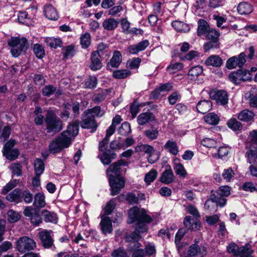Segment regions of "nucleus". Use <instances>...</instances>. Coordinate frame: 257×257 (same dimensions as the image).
<instances>
[{"mask_svg":"<svg viewBox=\"0 0 257 257\" xmlns=\"http://www.w3.org/2000/svg\"><path fill=\"white\" fill-rule=\"evenodd\" d=\"M127 162L120 160L112 164L106 170L109 185L111 187V194L113 196L118 194L122 188L124 187L125 181L120 176L121 167L125 166Z\"/></svg>","mask_w":257,"mask_h":257,"instance_id":"f257e3e1","label":"nucleus"},{"mask_svg":"<svg viewBox=\"0 0 257 257\" xmlns=\"http://www.w3.org/2000/svg\"><path fill=\"white\" fill-rule=\"evenodd\" d=\"M8 44L11 47L12 55L15 57H18L28 48V41L24 37H12L8 41Z\"/></svg>","mask_w":257,"mask_h":257,"instance_id":"f03ea898","label":"nucleus"},{"mask_svg":"<svg viewBox=\"0 0 257 257\" xmlns=\"http://www.w3.org/2000/svg\"><path fill=\"white\" fill-rule=\"evenodd\" d=\"M45 121L48 133L56 134L61 131L63 128L62 122L52 110H49L47 112L45 118Z\"/></svg>","mask_w":257,"mask_h":257,"instance_id":"7ed1b4c3","label":"nucleus"},{"mask_svg":"<svg viewBox=\"0 0 257 257\" xmlns=\"http://www.w3.org/2000/svg\"><path fill=\"white\" fill-rule=\"evenodd\" d=\"M70 144L69 138L66 137L65 133H62L50 144L49 149L51 153L54 154L68 148Z\"/></svg>","mask_w":257,"mask_h":257,"instance_id":"20e7f679","label":"nucleus"},{"mask_svg":"<svg viewBox=\"0 0 257 257\" xmlns=\"http://www.w3.org/2000/svg\"><path fill=\"white\" fill-rule=\"evenodd\" d=\"M128 223H133L136 221H146L148 223L152 221V218L147 214L144 209H140L137 207H134L128 211Z\"/></svg>","mask_w":257,"mask_h":257,"instance_id":"39448f33","label":"nucleus"},{"mask_svg":"<svg viewBox=\"0 0 257 257\" xmlns=\"http://www.w3.org/2000/svg\"><path fill=\"white\" fill-rule=\"evenodd\" d=\"M16 247L19 251L25 252L33 250L36 247V244L33 239L24 236L18 239Z\"/></svg>","mask_w":257,"mask_h":257,"instance_id":"423d86ee","label":"nucleus"},{"mask_svg":"<svg viewBox=\"0 0 257 257\" xmlns=\"http://www.w3.org/2000/svg\"><path fill=\"white\" fill-rule=\"evenodd\" d=\"M206 35V39L209 41L204 44V48L205 51H207L211 48L216 47L218 46L220 34L216 30L211 29L207 32Z\"/></svg>","mask_w":257,"mask_h":257,"instance_id":"0eeeda50","label":"nucleus"},{"mask_svg":"<svg viewBox=\"0 0 257 257\" xmlns=\"http://www.w3.org/2000/svg\"><path fill=\"white\" fill-rule=\"evenodd\" d=\"M210 96L212 99L215 100L217 103L221 105H225L228 102L227 92L224 90L211 91Z\"/></svg>","mask_w":257,"mask_h":257,"instance_id":"6e6552de","label":"nucleus"},{"mask_svg":"<svg viewBox=\"0 0 257 257\" xmlns=\"http://www.w3.org/2000/svg\"><path fill=\"white\" fill-rule=\"evenodd\" d=\"M172 164L176 174L179 177L185 178L187 176V172L184 166L181 163V160L179 158L174 157L172 160Z\"/></svg>","mask_w":257,"mask_h":257,"instance_id":"1a4fd4ad","label":"nucleus"},{"mask_svg":"<svg viewBox=\"0 0 257 257\" xmlns=\"http://www.w3.org/2000/svg\"><path fill=\"white\" fill-rule=\"evenodd\" d=\"M175 176L170 165H167L164 171L163 172L161 177L160 181L165 184H169L174 182Z\"/></svg>","mask_w":257,"mask_h":257,"instance_id":"9d476101","label":"nucleus"},{"mask_svg":"<svg viewBox=\"0 0 257 257\" xmlns=\"http://www.w3.org/2000/svg\"><path fill=\"white\" fill-rule=\"evenodd\" d=\"M229 79L235 84H240L242 82L247 80L246 71L243 70H238L229 74Z\"/></svg>","mask_w":257,"mask_h":257,"instance_id":"9b49d317","label":"nucleus"},{"mask_svg":"<svg viewBox=\"0 0 257 257\" xmlns=\"http://www.w3.org/2000/svg\"><path fill=\"white\" fill-rule=\"evenodd\" d=\"M51 231L46 230L39 232V237L43 246L46 248H50L53 244V240L51 236Z\"/></svg>","mask_w":257,"mask_h":257,"instance_id":"f8f14e48","label":"nucleus"},{"mask_svg":"<svg viewBox=\"0 0 257 257\" xmlns=\"http://www.w3.org/2000/svg\"><path fill=\"white\" fill-rule=\"evenodd\" d=\"M141 238V235L136 231L125 237L126 241L130 243V247L132 249H137L141 246V243L139 242Z\"/></svg>","mask_w":257,"mask_h":257,"instance_id":"ddd939ff","label":"nucleus"},{"mask_svg":"<svg viewBox=\"0 0 257 257\" xmlns=\"http://www.w3.org/2000/svg\"><path fill=\"white\" fill-rule=\"evenodd\" d=\"M83 120L81 123V127L84 128H92V131H95L97 125L93 116L84 113L83 114Z\"/></svg>","mask_w":257,"mask_h":257,"instance_id":"4468645a","label":"nucleus"},{"mask_svg":"<svg viewBox=\"0 0 257 257\" xmlns=\"http://www.w3.org/2000/svg\"><path fill=\"white\" fill-rule=\"evenodd\" d=\"M214 203H216L217 206L219 205L220 207H223L226 204V199L221 197H218L215 194H212L210 198L205 202L204 207L209 209V206L213 205Z\"/></svg>","mask_w":257,"mask_h":257,"instance_id":"2eb2a0df","label":"nucleus"},{"mask_svg":"<svg viewBox=\"0 0 257 257\" xmlns=\"http://www.w3.org/2000/svg\"><path fill=\"white\" fill-rule=\"evenodd\" d=\"M100 54L98 52L94 51L91 55V63L90 65V69L93 71H96L100 69L102 64L100 60Z\"/></svg>","mask_w":257,"mask_h":257,"instance_id":"dca6fc26","label":"nucleus"},{"mask_svg":"<svg viewBox=\"0 0 257 257\" xmlns=\"http://www.w3.org/2000/svg\"><path fill=\"white\" fill-rule=\"evenodd\" d=\"M101 230L103 234L110 233L112 231V226L111 219L107 216L103 215L100 223Z\"/></svg>","mask_w":257,"mask_h":257,"instance_id":"f3484780","label":"nucleus"},{"mask_svg":"<svg viewBox=\"0 0 257 257\" xmlns=\"http://www.w3.org/2000/svg\"><path fill=\"white\" fill-rule=\"evenodd\" d=\"M250 247L249 244H246L244 246L239 247L235 243L229 244L227 247V250L229 253H233L235 255L244 256L243 251L245 248L248 249Z\"/></svg>","mask_w":257,"mask_h":257,"instance_id":"a211bd4d","label":"nucleus"},{"mask_svg":"<svg viewBox=\"0 0 257 257\" xmlns=\"http://www.w3.org/2000/svg\"><path fill=\"white\" fill-rule=\"evenodd\" d=\"M156 120L154 114L150 112L142 113L137 117V122L139 125H143Z\"/></svg>","mask_w":257,"mask_h":257,"instance_id":"6ab92c4d","label":"nucleus"},{"mask_svg":"<svg viewBox=\"0 0 257 257\" xmlns=\"http://www.w3.org/2000/svg\"><path fill=\"white\" fill-rule=\"evenodd\" d=\"M149 45V42L148 40H145L140 42V43L131 45L128 48L129 52L132 54H136L140 51H142L146 49Z\"/></svg>","mask_w":257,"mask_h":257,"instance_id":"aec40b11","label":"nucleus"},{"mask_svg":"<svg viewBox=\"0 0 257 257\" xmlns=\"http://www.w3.org/2000/svg\"><path fill=\"white\" fill-rule=\"evenodd\" d=\"M184 224L186 228L191 230H198L200 227V223L190 216L185 217Z\"/></svg>","mask_w":257,"mask_h":257,"instance_id":"412c9836","label":"nucleus"},{"mask_svg":"<svg viewBox=\"0 0 257 257\" xmlns=\"http://www.w3.org/2000/svg\"><path fill=\"white\" fill-rule=\"evenodd\" d=\"M188 253L190 256L200 255L202 257L206 254V251L205 247H203L201 248L197 244H194L190 246Z\"/></svg>","mask_w":257,"mask_h":257,"instance_id":"4be33fe9","label":"nucleus"},{"mask_svg":"<svg viewBox=\"0 0 257 257\" xmlns=\"http://www.w3.org/2000/svg\"><path fill=\"white\" fill-rule=\"evenodd\" d=\"M44 13L45 17L49 20L55 21L58 19L59 16L57 11L51 5L45 6Z\"/></svg>","mask_w":257,"mask_h":257,"instance_id":"5701e85b","label":"nucleus"},{"mask_svg":"<svg viewBox=\"0 0 257 257\" xmlns=\"http://www.w3.org/2000/svg\"><path fill=\"white\" fill-rule=\"evenodd\" d=\"M164 149L170 154L176 156L179 153V147L177 143L173 140L167 141L164 146Z\"/></svg>","mask_w":257,"mask_h":257,"instance_id":"b1692460","label":"nucleus"},{"mask_svg":"<svg viewBox=\"0 0 257 257\" xmlns=\"http://www.w3.org/2000/svg\"><path fill=\"white\" fill-rule=\"evenodd\" d=\"M121 62V54L120 52L116 51L114 52L112 58L107 63V67L109 69L112 68H117Z\"/></svg>","mask_w":257,"mask_h":257,"instance_id":"393cba45","label":"nucleus"},{"mask_svg":"<svg viewBox=\"0 0 257 257\" xmlns=\"http://www.w3.org/2000/svg\"><path fill=\"white\" fill-rule=\"evenodd\" d=\"M62 133H65V136L69 138L71 144L72 138L75 137L78 133V122L77 121H74V122L68 125L66 131H65Z\"/></svg>","mask_w":257,"mask_h":257,"instance_id":"a878e982","label":"nucleus"},{"mask_svg":"<svg viewBox=\"0 0 257 257\" xmlns=\"http://www.w3.org/2000/svg\"><path fill=\"white\" fill-rule=\"evenodd\" d=\"M212 106L211 102L209 100H201L196 105L198 111L201 113H205L209 111Z\"/></svg>","mask_w":257,"mask_h":257,"instance_id":"bb28decb","label":"nucleus"},{"mask_svg":"<svg viewBox=\"0 0 257 257\" xmlns=\"http://www.w3.org/2000/svg\"><path fill=\"white\" fill-rule=\"evenodd\" d=\"M203 73V67L197 65L192 67L188 72V78L191 80H196L198 77Z\"/></svg>","mask_w":257,"mask_h":257,"instance_id":"cd10ccee","label":"nucleus"},{"mask_svg":"<svg viewBox=\"0 0 257 257\" xmlns=\"http://www.w3.org/2000/svg\"><path fill=\"white\" fill-rule=\"evenodd\" d=\"M253 11V7L247 2H242L237 7V11L240 15H248Z\"/></svg>","mask_w":257,"mask_h":257,"instance_id":"c85d7f7f","label":"nucleus"},{"mask_svg":"<svg viewBox=\"0 0 257 257\" xmlns=\"http://www.w3.org/2000/svg\"><path fill=\"white\" fill-rule=\"evenodd\" d=\"M254 114L248 109H244L238 114V118L242 121L249 122L251 121L254 117Z\"/></svg>","mask_w":257,"mask_h":257,"instance_id":"c756f323","label":"nucleus"},{"mask_svg":"<svg viewBox=\"0 0 257 257\" xmlns=\"http://www.w3.org/2000/svg\"><path fill=\"white\" fill-rule=\"evenodd\" d=\"M33 205L37 208H43L46 205L45 196L43 193L39 192L35 194Z\"/></svg>","mask_w":257,"mask_h":257,"instance_id":"7c9ffc66","label":"nucleus"},{"mask_svg":"<svg viewBox=\"0 0 257 257\" xmlns=\"http://www.w3.org/2000/svg\"><path fill=\"white\" fill-rule=\"evenodd\" d=\"M222 60L217 55H211L205 61V64L208 66L213 67H220L222 64Z\"/></svg>","mask_w":257,"mask_h":257,"instance_id":"2f4dec72","label":"nucleus"},{"mask_svg":"<svg viewBox=\"0 0 257 257\" xmlns=\"http://www.w3.org/2000/svg\"><path fill=\"white\" fill-rule=\"evenodd\" d=\"M210 29L209 26L206 21L202 19L198 21L197 29L198 36H201L206 34Z\"/></svg>","mask_w":257,"mask_h":257,"instance_id":"473e14b6","label":"nucleus"},{"mask_svg":"<svg viewBox=\"0 0 257 257\" xmlns=\"http://www.w3.org/2000/svg\"><path fill=\"white\" fill-rule=\"evenodd\" d=\"M42 94L46 96H49L52 94L59 95L62 94L60 90L57 89L56 87L51 85L45 86L42 90Z\"/></svg>","mask_w":257,"mask_h":257,"instance_id":"72a5a7b5","label":"nucleus"},{"mask_svg":"<svg viewBox=\"0 0 257 257\" xmlns=\"http://www.w3.org/2000/svg\"><path fill=\"white\" fill-rule=\"evenodd\" d=\"M11 134V128L9 125L4 126L3 123L0 122V140L5 142L9 139Z\"/></svg>","mask_w":257,"mask_h":257,"instance_id":"f704fd0d","label":"nucleus"},{"mask_svg":"<svg viewBox=\"0 0 257 257\" xmlns=\"http://www.w3.org/2000/svg\"><path fill=\"white\" fill-rule=\"evenodd\" d=\"M172 26L178 32L186 33L190 30L188 25L181 21H175L172 23Z\"/></svg>","mask_w":257,"mask_h":257,"instance_id":"c9c22d12","label":"nucleus"},{"mask_svg":"<svg viewBox=\"0 0 257 257\" xmlns=\"http://www.w3.org/2000/svg\"><path fill=\"white\" fill-rule=\"evenodd\" d=\"M247 162L252 165L255 163L257 160V146L255 148H251L245 154Z\"/></svg>","mask_w":257,"mask_h":257,"instance_id":"e433bc0d","label":"nucleus"},{"mask_svg":"<svg viewBox=\"0 0 257 257\" xmlns=\"http://www.w3.org/2000/svg\"><path fill=\"white\" fill-rule=\"evenodd\" d=\"M6 199L10 202H20L21 201V192L19 189H15L6 196Z\"/></svg>","mask_w":257,"mask_h":257,"instance_id":"4c0bfd02","label":"nucleus"},{"mask_svg":"<svg viewBox=\"0 0 257 257\" xmlns=\"http://www.w3.org/2000/svg\"><path fill=\"white\" fill-rule=\"evenodd\" d=\"M42 215L43 216L44 220L46 222L53 223H56L57 222V215L53 212H50L47 210H43L42 211Z\"/></svg>","mask_w":257,"mask_h":257,"instance_id":"58836bf2","label":"nucleus"},{"mask_svg":"<svg viewBox=\"0 0 257 257\" xmlns=\"http://www.w3.org/2000/svg\"><path fill=\"white\" fill-rule=\"evenodd\" d=\"M144 135L148 139L153 141L158 138L159 131L158 128L153 127L146 130L144 132Z\"/></svg>","mask_w":257,"mask_h":257,"instance_id":"ea45409f","label":"nucleus"},{"mask_svg":"<svg viewBox=\"0 0 257 257\" xmlns=\"http://www.w3.org/2000/svg\"><path fill=\"white\" fill-rule=\"evenodd\" d=\"M204 121L210 125H216L219 121V117L215 113L211 112L208 113L204 117Z\"/></svg>","mask_w":257,"mask_h":257,"instance_id":"a19ab883","label":"nucleus"},{"mask_svg":"<svg viewBox=\"0 0 257 257\" xmlns=\"http://www.w3.org/2000/svg\"><path fill=\"white\" fill-rule=\"evenodd\" d=\"M34 113L36 116L34 119L35 123L37 125H42L45 120V118L42 115V109L41 108L38 106H36Z\"/></svg>","mask_w":257,"mask_h":257,"instance_id":"79ce46f5","label":"nucleus"},{"mask_svg":"<svg viewBox=\"0 0 257 257\" xmlns=\"http://www.w3.org/2000/svg\"><path fill=\"white\" fill-rule=\"evenodd\" d=\"M117 21L113 18L105 20L102 24L104 29L107 31H111L115 29L117 27Z\"/></svg>","mask_w":257,"mask_h":257,"instance_id":"37998d69","label":"nucleus"},{"mask_svg":"<svg viewBox=\"0 0 257 257\" xmlns=\"http://www.w3.org/2000/svg\"><path fill=\"white\" fill-rule=\"evenodd\" d=\"M173 86L171 83H167L162 84L153 91L152 95L153 97H157L161 92L169 91L172 89Z\"/></svg>","mask_w":257,"mask_h":257,"instance_id":"c03bdc74","label":"nucleus"},{"mask_svg":"<svg viewBox=\"0 0 257 257\" xmlns=\"http://www.w3.org/2000/svg\"><path fill=\"white\" fill-rule=\"evenodd\" d=\"M34 165L36 176L40 177L44 170V164L43 161L40 159H37Z\"/></svg>","mask_w":257,"mask_h":257,"instance_id":"a18cd8bd","label":"nucleus"},{"mask_svg":"<svg viewBox=\"0 0 257 257\" xmlns=\"http://www.w3.org/2000/svg\"><path fill=\"white\" fill-rule=\"evenodd\" d=\"M122 120L120 116L116 115L112 119L111 125L107 130V136H111L114 132L116 126Z\"/></svg>","mask_w":257,"mask_h":257,"instance_id":"49530a36","label":"nucleus"},{"mask_svg":"<svg viewBox=\"0 0 257 257\" xmlns=\"http://www.w3.org/2000/svg\"><path fill=\"white\" fill-rule=\"evenodd\" d=\"M157 176V171L155 169H152L146 174L144 180L147 184L149 185L156 179Z\"/></svg>","mask_w":257,"mask_h":257,"instance_id":"de8ad7c7","label":"nucleus"},{"mask_svg":"<svg viewBox=\"0 0 257 257\" xmlns=\"http://www.w3.org/2000/svg\"><path fill=\"white\" fill-rule=\"evenodd\" d=\"M116 155L114 153L108 154L107 152H103L102 155L100 157V159L101 162L104 165H109L111 162L112 159L116 158Z\"/></svg>","mask_w":257,"mask_h":257,"instance_id":"09e8293b","label":"nucleus"},{"mask_svg":"<svg viewBox=\"0 0 257 257\" xmlns=\"http://www.w3.org/2000/svg\"><path fill=\"white\" fill-rule=\"evenodd\" d=\"M136 149L137 152H144L148 154H153L155 152L154 148L149 145H141L137 146Z\"/></svg>","mask_w":257,"mask_h":257,"instance_id":"8fccbe9b","label":"nucleus"},{"mask_svg":"<svg viewBox=\"0 0 257 257\" xmlns=\"http://www.w3.org/2000/svg\"><path fill=\"white\" fill-rule=\"evenodd\" d=\"M227 124L228 126L234 131H239L242 128V124L235 118L229 119Z\"/></svg>","mask_w":257,"mask_h":257,"instance_id":"3c124183","label":"nucleus"},{"mask_svg":"<svg viewBox=\"0 0 257 257\" xmlns=\"http://www.w3.org/2000/svg\"><path fill=\"white\" fill-rule=\"evenodd\" d=\"M47 45L51 48H56L60 47L62 44V41L60 39L55 38H47L45 40Z\"/></svg>","mask_w":257,"mask_h":257,"instance_id":"603ef678","label":"nucleus"},{"mask_svg":"<svg viewBox=\"0 0 257 257\" xmlns=\"http://www.w3.org/2000/svg\"><path fill=\"white\" fill-rule=\"evenodd\" d=\"M33 51L38 58L42 59L45 56V50L43 46L40 44H35L33 47Z\"/></svg>","mask_w":257,"mask_h":257,"instance_id":"864d4df0","label":"nucleus"},{"mask_svg":"<svg viewBox=\"0 0 257 257\" xmlns=\"http://www.w3.org/2000/svg\"><path fill=\"white\" fill-rule=\"evenodd\" d=\"M3 154L8 159L14 160L18 158L19 153L17 149H13L4 151Z\"/></svg>","mask_w":257,"mask_h":257,"instance_id":"5fc2aeb1","label":"nucleus"},{"mask_svg":"<svg viewBox=\"0 0 257 257\" xmlns=\"http://www.w3.org/2000/svg\"><path fill=\"white\" fill-rule=\"evenodd\" d=\"M91 42V36L89 33H85L80 37V43L83 48H87Z\"/></svg>","mask_w":257,"mask_h":257,"instance_id":"6e6d98bb","label":"nucleus"},{"mask_svg":"<svg viewBox=\"0 0 257 257\" xmlns=\"http://www.w3.org/2000/svg\"><path fill=\"white\" fill-rule=\"evenodd\" d=\"M131 132V125L127 122H124L118 129L119 134L122 136L127 135Z\"/></svg>","mask_w":257,"mask_h":257,"instance_id":"4d7b16f0","label":"nucleus"},{"mask_svg":"<svg viewBox=\"0 0 257 257\" xmlns=\"http://www.w3.org/2000/svg\"><path fill=\"white\" fill-rule=\"evenodd\" d=\"M131 74V72L127 70H119L113 72V77L116 79H124Z\"/></svg>","mask_w":257,"mask_h":257,"instance_id":"13d9d810","label":"nucleus"},{"mask_svg":"<svg viewBox=\"0 0 257 257\" xmlns=\"http://www.w3.org/2000/svg\"><path fill=\"white\" fill-rule=\"evenodd\" d=\"M245 97L249 100V104L251 107L257 108V93L253 94L249 92L245 94Z\"/></svg>","mask_w":257,"mask_h":257,"instance_id":"bf43d9fd","label":"nucleus"},{"mask_svg":"<svg viewBox=\"0 0 257 257\" xmlns=\"http://www.w3.org/2000/svg\"><path fill=\"white\" fill-rule=\"evenodd\" d=\"M235 175L234 171L231 168L224 169L222 173V176L227 182H230Z\"/></svg>","mask_w":257,"mask_h":257,"instance_id":"052dcab7","label":"nucleus"},{"mask_svg":"<svg viewBox=\"0 0 257 257\" xmlns=\"http://www.w3.org/2000/svg\"><path fill=\"white\" fill-rule=\"evenodd\" d=\"M12 174L14 175L20 176L22 174V166L20 163H13L10 166Z\"/></svg>","mask_w":257,"mask_h":257,"instance_id":"680f3d73","label":"nucleus"},{"mask_svg":"<svg viewBox=\"0 0 257 257\" xmlns=\"http://www.w3.org/2000/svg\"><path fill=\"white\" fill-rule=\"evenodd\" d=\"M8 220L10 222H15L18 221L21 216L19 212L14 211L12 209L8 212Z\"/></svg>","mask_w":257,"mask_h":257,"instance_id":"e2e57ef3","label":"nucleus"},{"mask_svg":"<svg viewBox=\"0 0 257 257\" xmlns=\"http://www.w3.org/2000/svg\"><path fill=\"white\" fill-rule=\"evenodd\" d=\"M229 150L230 149L227 146H223L220 147L218 149L217 155H214V157H215L217 156L219 158L223 159V157H226L228 155Z\"/></svg>","mask_w":257,"mask_h":257,"instance_id":"0e129e2a","label":"nucleus"},{"mask_svg":"<svg viewBox=\"0 0 257 257\" xmlns=\"http://www.w3.org/2000/svg\"><path fill=\"white\" fill-rule=\"evenodd\" d=\"M18 181L17 180H13L7 183L2 189V193L6 194L16 187Z\"/></svg>","mask_w":257,"mask_h":257,"instance_id":"69168bd1","label":"nucleus"},{"mask_svg":"<svg viewBox=\"0 0 257 257\" xmlns=\"http://www.w3.org/2000/svg\"><path fill=\"white\" fill-rule=\"evenodd\" d=\"M141 62L140 58H134L127 61L126 65L131 69H136L139 67Z\"/></svg>","mask_w":257,"mask_h":257,"instance_id":"338daca9","label":"nucleus"},{"mask_svg":"<svg viewBox=\"0 0 257 257\" xmlns=\"http://www.w3.org/2000/svg\"><path fill=\"white\" fill-rule=\"evenodd\" d=\"M183 64L181 63L171 64L167 67V70L170 73H174L181 70L183 68Z\"/></svg>","mask_w":257,"mask_h":257,"instance_id":"774afa93","label":"nucleus"}]
</instances>
